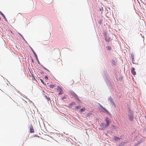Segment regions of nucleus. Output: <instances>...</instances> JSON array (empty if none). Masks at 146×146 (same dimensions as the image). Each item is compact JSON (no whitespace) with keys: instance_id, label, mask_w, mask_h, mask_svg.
<instances>
[{"instance_id":"obj_6","label":"nucleus","mask_w":146,"mask_h":146,"mask_svg":"<svg viewBox=\"0 0 146 146\" xmlns=\"http://www.w3.org/2000/svg\"><path fill=\"white\" fill-rule=\"evenodd\" d=\"M30 132L31 133H33L34 132V130L33 129V127L31 125V127H30Z\"/></svg>"},{"instance_id":"obj_18","label":"nucleus","mask_w":146,"mask_h":146,"mask_svg":"<svg viewBox=\"0 0 146 146\" xmlns=\"http://www.w3.org/2000/svg\"><path fill=\"white\" fill-rule=\"evenodd\" d=\"M40 81H41V82L43 84H44V81H43V80L41 79H40Z\"/></svg>"},{"instance_id":"obj_10","label":"nucleus","mask_w":146,"mask_h":146,"mask_svg":"<svg viewBox=\"0 0 146 146\" xmlns=\"http://www.w3.org/2000/svg\"><path fill=\"white\" fill-rule=\"evenodd\" d=\"M59 90L60 91L59 94H61L63 93V91L62 89L60 88H59Z\"/></svg>"},{"instance_id":"obj_22","label":"nucleus","mask_w":146,"mask_h":146,"mask_svg":"<svg viewBox=\"0 0 146 146\" xmlns=\"http://www.w3.org/2000/svg\"><path fill=\"white\" fill-rule=\"evenodd\" d=\"M19 35H20L22 37V38H23V36L21 35L20 34H19Z\"/></svg>"},{"instance_id":"obj_12","label":"nucleus","mask_w":146,"mask_h":146,"mask_svg":"<svg viewBox=\"0 0 146 146\" xmlns=\"http://www.w3.org/2000/svg\"><path fill=\"white\" fill-rule=\"evenodd\" d=\"M0 14L2 15V17H3L5 19H6V18H5V16L2 13V12L1 11H0Z\"/></svg>"},{"instance_id":"obj_7","label":"nucleus","mask_w":146,"mask_h":146,"mask_svg":"<svg viewBox=\"0 0 146 146\" xmlns=\"http://www.w3.org/2000/svg\"><path fill=\"white\" fill-rule=\"evenodd\" d=\"M114 140L116 141H118L120 140V138L117 137L115 136L114 137Z\"/></svg>"},{"instance_id":"obj_5","label":"nucleus","mask_w":146,"mask_h":146,"mask_svg":"<svg viewBox=\"0 0 146 146\" xmlns=\"http://www.w3.org/2000/svg\"><path fill=\"white\" fill-rule=\"evenodd\" d=\"M131 72L134 75H135L136 74V72L135 71V68H131Z\"/></svg>"},{"instance_id":"obj_15","label":"nucleus","mask_w":146,"mask_h":146,"mask_svg":"<svg viewBox=\"0 0 146 146\" xmlns=\"http://www.w3.org/2000/svg\"><path fill=\"white\" fill-rule=\"evenodd\" d=\"M100 106L104 110H105V111H107V110L106 109L104 108L103 107V106Z\"/></svg>"},{"instance_id":"obj_3","label":"nucleus","mask_w":146,"mask_h":146,"mask_svg":"<svg viewBox=\"0 0 146 146\" xmlns=\"http://www.w3.org/2000/svg\"><path fill=\"white\" fill-rule=\"evenodd\" d=\"M101 127L102 128L101 129L102 130H104L107 127L106 123H102L100 125Z\"/></svg>"},{"instance_id":"obj_17","label":"nucleus","mask_w":146,"mask_h":146,"mask_svg":"<svg viewBox=\"0 0 146 146\" xmlns=\"http://www.w3.org/2000/svg\"><path fill=\"white\" fill-rule=\"evenodd\" d=\"M81 108V106H77L76 107V109H80V108Z\"/></svg>"},{"instance_id":"obj_16","label":"nucleus","mask_w":146,"mask_h":146,"mask_svg":"<svg viewBox=\"0 0 146 146\" xmlns=\"http://www.w3.org/2000/svg\"><path fill=\"white\" fill-rule=\"evenodd\" d=\"M100 106L104 110H105V111H107V110L106 109L104 108L103 107V106Z\"/></svg>"},{"instance_id":"obj_19","label":"nucleus","mask_w":146,"mask_h":146,"mask_svg":"<svg viewBox=\"0 0 146 146\" xmlns=\"http://www.w3.org/2000/svg\"><path fill=\"white\" fill-rule=\"evenodd\" d=\"M44 78H45V79H47V80H48V77L46 76H45Z\"/></svg>"},{"instance_id":"obj_23","label":"nucleus","mask_w":146,"mask_h":146,"mask_svg":"<svg viewBox=\"0 0 146 146\" xmlns=\"http://www.w3.org/2000/svg\"><path fill=\"white\" fill-rule=\"evenodd\" d=\"M56 49L57 50H58V51H59V50L58 49V48H56Z\"/></svg>"},{"instance_id":"obj_13","label":"nucleus","mask_w":146,"mask_h":146,"mask_svg":"<svg viewBox=\"0 0 146 146\" xmlns=\"http://www.w3.org/2000/svg\"><path fill=\"white\" fill-rule=\"evenodd\" d=\"M106 49L108 50H110L111 49V48L110 46H108L106 47Z\"/></svg>"},{"instance_id":"obj_14","label":"nucleus","mask_w":146,"mask_h":146,"mask_svg":"<svg viewBox=\"0 0 146 146\" xmlns=\"http://www.w3.org/2000/svg\"><path fill=\"white\" fill-rule=\"evenodd\" d=\"M54 87V86L53 85L50 84L49 85V87L50 88H53Z\"/></svg>"},{"instance_id":"obj_11","label":"nucleus","mask_w":146,"mask_h":146,"mask_svg":"<svg viewBox=\"0 0 146 146\" xmlns=\"http://www.w3.org/2000/svg\"><path fill=\"white\" fill-rule=\"evenodd\" d=\"M86 109L84 108H81L80 110V111L81 112L84 111L86 110Z\"/></svg>"},{"instance_id":"obj_8","label":"nucleus","mask_w":146,"mask_h":146,"mask_svg":"<svg viewBox=\"0 0 146 146\" xmlns=\"http://www.w3.org/2000/svg\"><path fill=\"white\" fill-rule=\"evenodd\" d=\"M75 104V103L74 102H72L71 103L69 104L70 107H71L73 105H74Z\"/></svg>"},{"instance_id":"obj_4","label":"nucleus","mask_w":146,"mask_h":146,"mask_svg":"<svg viewBox=\"0 0 146 146\" xmlns=\"http://www.w3.org/2000/svg\"><path fill=\"white\" fill-rule=\"evenodd\" d=\"M70 95L75 97L76 99H78V97L77 95L73 92H70Z\"/></svg>"},{"instance_id":"obj_1","label":"nucleus","mask_w":146,"mask_h":146,"mask_svg":"<svg viewBox=\"0 0 146 146\" xmlns=\"http://www.w3.org/2000/svg\"><path fill=\"white\" fill-rule=\"evenodd\" d=\"M111 35H112V34H111V35H109L108 36H106L105 39L106 41L108 42L112 39V38L111 37Z\"/></svg>"},{"instance_id":"obj_20","label":"nucleus","mask_w":146,"mask_h":146,"mask_svg":"<svg viewBox=\"0 0 146 146\" xmlns=\"http://www.w3.org/2000/svg\"><path fill=\"white\" fill-rule=\"evenodd\" d=\"M44 69H45L46 70H47L48 71H49V70H48L46 68H45V67H44L43 68Z\"/></svg>"},{"instance_id":"obj_2","label":"nucleus","mask_w":146,"mask_h":146,"mask_svg":"<svg viewBox=\"0 0 146 146\" xmlns=\"http://www.w3.org/2000/svg\"><path fill=\"white\" fill-rule=\"evenodd\" d=\"M105 121L106 122V125L107 126H108L109 125L110 123L111 122V120L108 117H106L105 119Z\"/></svg>"},{"instance_id":"obj_21","label":"nucleus","mask_w":146,"mask_h":146,"mask_svg":"<svg viewBox=\"0 0 146 146\" xmlns=\"http://www.w3.org/2000/svg\"><path fill=\"white\" fill-rule=\"evenodd\" d=\"M45 97L46 98H47V99H48H48L50 100V99H48V98H47V97L46 96Z\"/></svg>"},{"instance_id":"obj_9","label":"nucleus","mask_w":146,"mask_h":146,"mask_svg":"<svg viewBox=\"0 0 146 146\" xmlns=\"http://www.w3.org/2000/svg\"><path fill=\"white\" fill-rule=\"evenodd\" d=\"M31 49L32 50V52H33V53L34 54V55L35 56L37 57V55L36 54V53L33 50L32 48H31Z\"/></svg>"},{"instance_id":"obj_24","label":"nucleus","mask_w":146,"mask_h":146,"mask_svg":"<svg viewBox=\"0 0 146 146\" xmlns=\"http://www.w3.org/2000/svg\"><path fill=\"white\" fill-rule=\"evenodd\" d=\"M101 22H100V24H101Z\"/></svg>"}]
</instances>
